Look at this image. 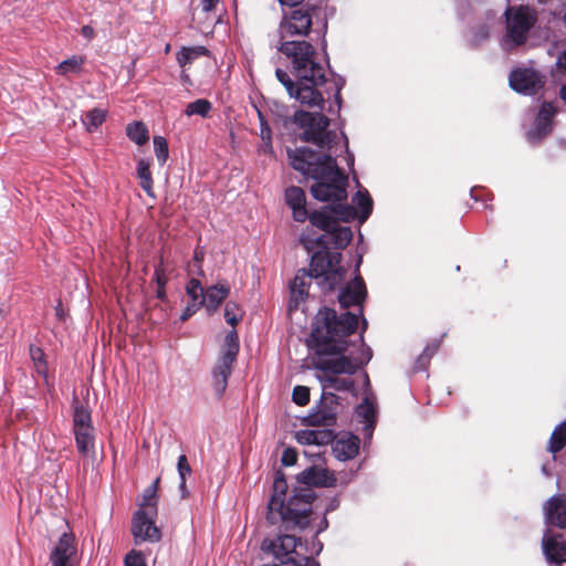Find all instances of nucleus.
I'll list each match as a JSON object with an SVG mask.
<instances>
[{
	"label": "nucleus",
	"instance_id": "f257e3e1",
	"mask_svg": "<svg viewBox=\"0 0 566 566\" xmlns=\"http://www.w3.org/2000/svg\"><path fill=\"white\" fill-rule=\"evenodd\" d=\"M361 315V310L358 314L346 312L337 315L335 310L328 307L316 314L308 346L315 354L314 367L326 373L318 377L324 390L350 389L353 380L336 375H353L371 359V349L366 346L361 335L357 339V350H348L349 346L355 347L356 344L346 338L355 333Z\"/></svg>",
	"mask_w": 566,
	"mask_h": 566
},
{
	"label": "nucleus",
	"instance_id": "f03ea898",
	"mask_svg": "<svg viewBox=\"0 0 566 566\" xmlns=\"http://www.w3.org/2000/svg\"><path fill=\"white\" fill-rule=\"evenodd\" d=\"M277 51L290 60L294 83L287 72L276 69V78L284 85L289 95L308 107L323 108L324 97L317 90L325 82V62L315 48L306 41H282Z\"/></svg>",
	"mask_w": 566,
	"mask_h": 566
},
{
	"label": "nucleus",
	"instance_id": "7ed1b4c3",
	"mask_svg": "<svg viewBox=\"0 0 566 566\" xmlns=\"http://www.w3.org/2000/svg\"><path fill=\"white\" fill-rule=\"evenodd\" d=\"M287 154L295 170L315 180L311 193L316 200L340 203L347 198V176L332 155L318 156L307 147L289 150Z\"/></svg>",
	"mask_w": 566,
	"mask_h": 566
},
{
	"label": "nucleus",
	"instance_id": "20e7f679",
	"mask_svg": "<svg viewBox=\"0 0 566 566\" xmlns=\"http://www.w3.org/2000/svg\"><path fill=\"white\" fill-rule=\"evenodd\" d=\"M274 494L268 505L266 518L271 524H282L285 530L305 528L312 511L311 493L294 495L285 503L286 482L277 476L273 484Z\"/></svg>",
	"mask_w": 566,
	"mask_h": 566
},
{
	"label": "nucleus",
	"instance_id": "39448f33",
	"mask_svg": "<svg viewBox=\"0 0 566 566\" xmlns=\"http://www.w3.org/2000/svg\"><path fill=\"white\" fill-rule=\"evenodd\" d=\"M339 252L315 253L312 256L310 272L298 271L291 283L292 297L297 303L307 295L310 280L315 277L323 289L333 290L345 276V270L340 265Z\"/></svg>",
	"mask_w": 566,
	"mask_h": 566
},
{
	"label": "nucleus",
	"instance_id": "423d86ee",
	"mask_svg": "<svg viewBox=\"0 0 566 566\" xmlns=\"http://www.w3.org/2000/svg\"><path fill=\"white\" fill-rule=\"evenodd\" d=\"M294 122L304 129L303 140L313 143L319 148L332 149V143L337 137L336 133L327 130L329 119L322 113H308L297 111Z\"/></svg>",
	"mask_w": 566,
	"mask_h": 566
},
{
	"label": "nucleus",
	"instance_id": "0eeeda50",
	"mask_svg": "<svg viewBox=\"0 0 566 566\" xmlns=\"http://www.w3.org/2000/svg\"><path fill=\"white\" fill-rule=\"evenodd\" d=\"M506 15V34L503 38L502 46L511 50L513 45L523 44L527 33L535 23V15L528 8L512 7L505 11Z\"/></svg>",
	"mask_w": 566,
	"mask_h": 566
},
{
	"label": "nucleus",
	"instance_id": "6e6552de",
	"mask_svg": "<svg viewBox=\"0 0 566 566\" xmlns=\"http://www.w3.org/2000/svg\"><path fill=\"white\" fill-rule=\"evenodd\" d=\"M317 13L318 11L314 8H298L291 11L290 14L284 15L279 27V32L281 35L280 43L284 41L283 39L285 36L307 35L312 25L314 24L313 19L317 15Z\"/></svg>",
	"mask_w": 566,
	"mask_h": 566
},
{
	"label": "nucleus",
	"instance_id": "1a4fd4ad",
	"mask_svg": "<svg viewBox=\"0 0 566 566\" xmlns=\"http://www.w3.org/2000/svg\"><path fill=\"white\" fill-rule=\"evenodd\" d=\"M353 206L338 203L334 208L337 219L348 222L358 218L360 222H365L373 211V200L367 191H358L353 198Z\"/></svg>",
	"mask_w": 566,
	"mask_h": 566
},
{
	"label": "nucleus",
	"instance_id": "9d476101",
	"mask_svg": "<svg viewBox=\"0 0 566 566\" xmlns=\"http://www.w3.org/2000/svg\"><path fill=\"white\" fill-rule=\"evenodd\" d=\"M509 82L514 91L525 95L536 94L545 83L543 75L528 67L512 71Z\"/></svg>",
	"mask_w": 566,
	"mask_h": 566
},
{
	"label": "nucleus",
	"instance_id": "9b49d317",
	"mask_svg": "<svg viewBox=\"0 0 566 566\" xmlns=\"http://www.w3.org/2000/svg\"><path fill=\"white\" fill-rule=\"evenodd\" d=\"M298 539L294 535H282L276 539H264L262 549L274 555L282 564L296 563L294 554Z\"/></svg>",
	"mask_w": 566,
	"mask_h": 566
},
{
	"label": "nucleus",
	"instance_id": "f8f14e48",
	"mask_svg": "<svg viewBox=\"0 0 566 566\" xmlns=\"http://www.w3.org/2000/svg\"><path fill=\"white\" fill-rule=\"evenodd\" d=\"M159 478H157L149 486H147L143 493V501L140 502V509L135 513V532L142 534V526L148 524L145 521L146 514L157 515V491L159 485Z\"/></svg>",
	"mask_w": 566,
	"mask_h": 566
},
{
	"label": "nucleus",
	"instance_id": "ddd939ff",
	"mask_svg": "<svg viewBox=\"0 0 566 566\" xmlns=\"http://www.w3.org/2000/svg\"><path fill=\"white\" fill-rule=\"evenodd\" d=\"M76 553L75 538L72 534L61 535L57 544L50 555L53 566H73V558Z\"/></svg>",
	"mask_w": 566,
	"mask_h": 566
},
{
	"label": "nucleus",
	"instance_id": "4468645a",
	"mask_svg": "<svg viewBox=\"0 0 566 566\" xmlns=\"http://www.w3.org/2000/svg\"><path fill=\"white\" fill-rule=\"evenodd\" d=\"M237 357H232L226 354H220L213 370H212V385L218 396H221L228 384V378L232 371V365Z\"/></svg>",
	"mask_w": 566,
	"mask_h": 566
},
{
	"label": "nucleus",
	"instance_id": "2eb2a0df",
	"mask_svg": "<svg viewBox=\"0 0 566 566\" xmlns=\"http://www.w3.org/2000/svg\"><path fill=\"white\" fill-rule=\"evenodd\" d=\"M359 450L358 437L345 433L332 441V451L339 461H347L355 458Z\"/></svg>",
	"mask_w": 566,
	"mask_h": 566
},
{
	"label": "nucleus",
	"instance_id": "dca6fc26",
	"mask_svg": "<svg viewBox=\"0 0 566 566\" xmlns=\"http://www.w3.org/2000/svg\"><path fill=\"white\" fill-rule=\"evenodd\" d=\"M366 297V286L361 277L357 276L343 289L338 295L342 307L361 305Z\"/></svg>",
	"mask_w": 566,
	"mask_h": 566
},
{
	"label": "nucleus",
	"instance_id": "f3484780",
	"mask_svg": "<svg viewBox=\"0 0 566 566\" xmlns=\"http://www.w3.org/2000/svg\"><path fill=\"white\" fill-rule=\"evenodd\" d=\"M229 294L230 285L227 282H218L206 289L205 296L201 297L200 304L206 307L209 314H213Z\"/></svg>",
	"mask_w": 566,
	"mask_h": 566
},
{
	"label": "nucleus",
	"instance_id": "a211bd4d",
	"mask_svg": "<svg viewBox=\"0 0 566 566\" xmlns=\"http://www.w3.org/2000/svg\"><path fill=\"white\" fill-rule=\"evenodd\" d=\"M545 516L548 523L560 528L566 527V495L552 496L544 506Z\"/></svg>",
	"mask_w": 566,
	"mask_h": 566
},
{
	"label": "nucleus",
	"instance_id": "6ab92c4d",
	"mask_svg": "<svg viewBox=\"0 0 566 566\" xmlns=\"http://www.w3.org/2000/svg\"><path fill=\"white\" fill-rule=\"evenodd\" d=\"M543 551L546 558L553 563L566 562V539L562 535H549L543 537Z\"/></svg>",
	"mask_w": 566,
	"mask_h": 566
},
{
	"label": "nucleus",
	"instance_id": "aec40b11",
	"mask_svg": "<svg viewBox=\"0 0 566 566\" xmlns=\"http://www.w3.org/2000/svg\"><path fill=\"white\" fill-rule=\"evenodd\" d=\"M285 201L292 209L293 218L297 222H304L308 212L306 210L305 192L300 187H290L285 191Z\"/></svg>",
	"mask_w": 566,
	"mask_h": 566
},
{
	"label": "nucleus",
	"instance_id": "412c9836",
	"mask_svg": "<svg viewBox=\"0 0 566 566\" xmlns=\"http://www.w3.org/2000/svg\"><path fill=\"white\" fill-rule=\"evenodd\" d=\"M295 439L304 446H326L333 441V432L329 429H304L296 431Z\"/></svg>",
	"mask_w": 566,
	"mask_h": 566
},
{
	"label": "nucleus",
	"instance_id": "4be33fe9",
	"mask_svg": "<svg viewBox=\"0 0 566 566\" xmlns=\"http://www.w3.org/2000/svg\"><path fill=\"white\" fill-rule=\"evenodd\" d=\"M353 239V232L348 227H336V224L324 235L319 237L317 243L329 244L335 249L346 248Z\"/></svg>",
	"mask_w": 566,
	"mask_h": 566
},
{
	"label": "nucleus",
	"instance_id": "5701e85b",
	"mask_svg": "<svg viewBox=\"0 0 566 566\" xmlns=\"http://www.w3.org/2000/svg\"><path fill=\"white\" fill-rule=\"evenodd\" d=\"M301 481L311 485L333 486L336 479L333 473L325 468L311 467L301 473Z\"/></svg>",
	"mask_w": 566,
	"mask_h": 566
},
{
	"label": "nucleus",
	"instance_id": "b1692460",
	"mask_svg": "<svg viewBox=\"0 0 566 566\" xmlns=\"http://www.w3.org/2000/svg\"><path fill=\"white\" fill-rule=\"evenodd\" d=\"M308 423L311 426L328 427L335 423L336 411L333 406L321 405L317 406L308 416Z\"/></svg>",
	"mask_w": 566,
	"mask_h": 566
},
{
	"label": "nucleus",
	"instance_id": "393cba45",
	"mask_svg": "<svg viewBox=\"0 0 566 566\" xmlns=\"http://www.w3.org/2000/svg\"><path fill=\"white\" fill-rule=\"evenodd\" d=\"M357 417L361 418L364 421V430L367 434H371L374 424H375V417H376V408L373 402V397L367 395L363 402L357 406L356 408Z\"/></svg>",
	"mask_w": 566,
	"mask_h": 566
},
{
	"label": "nucleus",
	"instance_id": "a878e982",
	"mask_svg": "<svg viewBox=\"0 0 566 566\" xmlns=\"http://www.w3.org/2000/svg\"><path fill=\"white\" fill-rule=\"evenodd\" d=\"M155 516L156 515L146 514L145 521L149 522V527H148V524H144L140 527L142 534H137L135 532V516L133 517L132 533L135 537L136 543L146 542V541L158 542L160 539L161 534H160L159 528L155 525V522H154Z\"/></svg>",
	"mask_w": 566,
	"mask_h": 566
},
{
	"label": "nucleus",
	"instance_id": "bb28decb",
	"mask_svg": "<svg viewBox=\"0 0 566 566\" xmlns=\"http://www.w3.org/2000/svg\"><path fill=\"white\" fill-rule=\"evenodd\" d=\"M75 436V443L78 452L83 457H87L94 451V428L73 430Z\"/></svg>",
	"mask_w": 566,
	"mask_h": 566
},
{
	"label": "nucleus",
	"instance_id": "cd10ccee",
	"mask_svg": "<svg viewBox=\"0 0 566 566\" xmlns=\"http://www.w3.org/2000/svg\"><path fill=\"white\" fill-rule=\"evenodd\" d=\"M136 174L139 179V186L149 196L154 197V181L150 171V160L139 159L137 163Z\"/></svg>",
	"mask_w": 566,
	"mask_h": 566
},
{
	"label": "nucleus",
	"instance_id": "c85d7f7f",
	"mask_svg": "<svg viewBox=\"0 0 566 566\" xmlns=\"http://www.w3.org/2000/svg\"><path fill=\"white\" fill-rule=\"evenodd\" d=\"M334 208L325 207L319 211H314L312 214H308L310 222L312 226L324 230L326 233L335 226V221L333 220L331 213H333L336 218L337 216L334 212Z\"/></svg>",
	"mask_w": 566,
	"mask_h": 566
},
{
	"label": "nucleus",
	"instance_id": "c756f323",
	"mask_svg": "<svg viewBox=\"0 0 566 566\" xmlns=\"http://www.w3.org/2000/svg\"><path fill=\"white\" fill-rule=\"evenodd\" d=\"M209 55V50L202 45L182 46L177 53L176 59L181 67H186L200 56Z\"/></svg>",
	"mask_w": 566,
	"mask_h": 566
},
{
	"label": "nucleus",
	"instance_id": "7c9ffc66",
	"mask_svg": "<svg viewBox=\"0 0 566 566\" xmlns=\"http://www.w3.org/2000/svg\"><path fill=\"white\" fill-rule=\"evenodd\" d=\"M126 135L135 144L142 146L149 140V132L146 125L142 122H134L127 125Z\"/></svg>",
	"mask_w": 566,
	"mask_h": 566
},
{
	"label": "nucleus",
	"instance_id": "2f4dec72",
	"mask_svg": "<svg viewBox=\"0 0 566 566\" xmlns=\"http://www.w3.org/2000/svg\"><path fill=\"white\" fill-rule=\"evenodd\" d=\"M85 63V56L73 55L59 63L55 67V72L60 75H67L70 73L78 74Z\"/></svg>",
	"mask_w": 566,
	"mask_h": 566
},
{
	"label": "nucleus",
	"instance_id": "473e14b6",
	"mask_svg": "<svg viewBox=\"0 0 566 566\" xmlns=\"http://www.w3.org/2000/svg\"><path fill=\"white\" fill-rule=\"evenodd\" d=\"M552 130V122L548 119L541 120L537 115L534 127L527 133L530 143H538L543 137L547 136Z\"/></svg>",
	"mask_w": 566,
	"mask_h": 566
},
{
	"label": "nucleus",
	"instance_id": "72a5a7b5",
	"mask_svg": "<svg viewBox=\"0 0 566 566\" xmlns=\"http://www.w3.org/2000/svg\"><path fill=\"white\" fill-rule=\"evenodd\" d=\"M106 111L102 108H94L86 113L83 118V124L87 132L92 133L96 130L106 118Z\"/></svg>",
	"mask_w": 566,
	"mask_h": 566
},
{
	"label": "nucleus",
	"instance_id": "f704fd0d",
	"mask_svg": "<svg viewBox=\"0 0 566 566\" xmlns=\"http://www.w3.org/2000/svg\"><path fill=\"white\" fill-rule=\"evenodd\" d=\"M566 444V420L558 424L549 439V447L548 450L552 453H556L560 451Z\"/></svg>",
	"mask_w": 566,
	"mask_h": 566
},
{
	"label": "nucleus",
	"instance_id": "c9c22d12",
	"mask_svg": "<svg viewBox=\"0 0 566 566\" xmlns=\"http://www.w3.org/2000/svg\"><path fill=\"white\" fill-rule=\"evenodd\" d=\"M212 109V104L206 98H199L187 105L185 114L187 116L199 115L201 117H208Z\"/></svg>",
	"mask_w": 566,
	"mask_h": 566
},
{
	"label": "nucleus",
	"instance_id": "e433bc0d",
	"mask_svg": "<svg viewBox=\"0 0 566 566\" xmlns=\"http://www.w3.org/2000/svg\"><path fill=\"white\" fill-rule=\"evenodd\" d=\"M93 428L91 413L83 406H76L73 416V430Z\"/></svg>",
	"mask_w": 566,
	"mask_h": 566
},
{
	"label": "nucleus",
	"instance_id": "4c0bfd02",
	"mask_svg": "<svg viewBox=\"0 0 566 566\" xmlns=\"http://www.w3.org/2000/svg\"><path fill=\"white\" fill-rule=\"evenodd\" d=\"M177 470L180 478L179 489L181 491L182 497H186L188 494L186 490V478L191 474V468L185 454H181L178 458Z\"/></svg>",
	"mask_w": 566,
	"mask_h": 566
},
{
	"label": "nucleus",
	"instance_id": "58836bf2",
	"mask_svg": "<svg viewBox=\"0 0 566 566\" xmlns=\"http://www.w3.org/2000/svg\"><path fill=\"white\" fill-rule=\"evenodd\" d=\"M155 156L160 166L165 165L168 159L169 150L167 140L163 136H155L153 139Z\"/></svg>",
	"mask_w": 566,
	"mask_h": 566
},
{
	"label": "nucleus",
	"instance_id": "ea45409f",
	"mask_svg": "<svg viewBox=\"0 0 566 566\" xmlns=\"http://www.w3.org/2000/svg\"><path fill=\"white\" fill-rule=\"evenodd\" d=\"M222 354L237 357L239 353V340H238V334L235 331H230L224 340L223 348L221 350Z\"/></svg>",
	"mask_w": 566,
	"mask_h": 566
},
{
	"label": "nucleus",
	"instance_id": "a19ab883",
	"mask_svg": "<svg viewBox=\"0 0 566 566\" xmlns=\"http://www.w3.org/2000/svg\"><path fill=\"white\" fill-rule=\"evenodd\" d=\"M30 356L31 359L34 363L35 370L39 375H45L46 374V364L44 360V353L41 348L31 346L30 347Z\"/></svg>",
	"mask_w": 566,
	"mask_h": 566
},
{
	"label": "nucleus",
	"instance_id": "79ce46f5",
	"mask_svg": "<svg viewBox=\"0 0 566 566\" xmlns=\"http://www.w3.org/2000/svg\"><path fill=\"white\" fill-rule=\"evenodd\" d=\"M242 314L239 305L235 302H228L224 307V318L226 322L232 326L238 324L241 319Z\"/></svg>",
	"mask_w": 566,
	"mask_h": 566
},
{
	"label": "nucleus",
	"instance_id": "37998d69",
	"mask_svg": "<svg viewBox=\"0 0 566 566\" xmlns=\"http://www.w3.org/2000/svg\"><path fill=\"white\" fill-rule=\"evenodd\" d=\"M187 294L191 298V302L198 303L201 297L205 296L203 287L201 286V283L197 279H191L189 283L187 284Z\"/></svg>",
	"mask_w": 566,
	"mask_h": 566
},
{
	"label": "nucleus",
	"instance_id": "c03bdc74",
	"mask_svg": "<svg viewBox=\"0 0 566 566\" xmlns=\"http://www.w3.org/2000/svg\"><path fill=\"white\" fill-rule=\"evenodd\" d=\"M293 401L298 406H305L310 401V389L305 386H296L292 394Z\"/></svg>",
	"mask_w": 566,
	"mask_h": 566
},
{
	"label": "nucleus",
	"instance_id": "a18cd8bd",
	"mask_svg": "<svg viewBox=\"0 0 566 566\" xmlns=\"http://www.w3.org/2000/svg\"><path fill=\"white\" fill-rule=\"evenodd\" d=\"M552 75L557 81H562L563 77L566 76V50H564L557 57Z\"/></svg>",
	"mask_w": 566,
	"mask_h": 566
},
{
	"label": "nucleus",
	"instance_id": "49530a36",
	"mask_svg": "<svg viewBox=\"0 0 566 566\" xmlns=\"http://www.w3.org/2000/svg\"><path fill=\"white\" fill-rule=\"evenodd\" d=\"M125 566H146L145 557L142 553L132 551L125 557Z\"/></svg>",
	"mask_w": 566,
	"mask_h": 566
},
{
	"label": "nucleus",
	"instance_id": "de8ad7c7",
	"mask_svg": "<svg viewBox=\"0 0 566 566\" xmlns=\"http://www.w3.org/2000/svg\"><path fill=\"white\" fill-rule=\"evenodd\" d=\"M297 460V453L294 449L287 448L284 450L282 454V463L285 467H291L296 463Z\"/></svg>",
	"mask_w": 566,
	"mask_h": 566
},
{
	"label": "nucleus",
	"instance_id": "09e8293b",
	"mask_svg": "<svg viewBox=\"0 0 566 566\" xmlns=\"http://www.w3.org/2000/svg\"><path fill=\"white\" fill-rule=\"evenodd\" d=\"M555 107L551 103H544L538 112V116L541 120L548 119L552 122L553 116L555 115Z\"/></svg>",
	"mask_w": 566,
	"mask_h": 566
},
{
	"label": "nucleus",
	"instance_id": "8fccbe9b",
	"mask_svg": "<svg viewBox=\"0 0 566 566\" xmlns=\"http://www.w3.org/2000/svg\"><path fill=\"white\" fill-rule=\"evenodd\" d=\"M259 116H260V119H261V127H260V135H261V138L262 140L266 144V145H271V128L269 127V125L263 120V117L261 115V113H259Z\"/></svg>",
	"mask_w": 566,
	"mask_h": 566
},
{
	"label": "nucleus",
	"instance_id": "3c124183",
	"mask_svg": "<svg viewBox=\"0 0 566 566\" xmlns=\"http://www.w3.org/2000/svg\"><path fill=\"white\" fill-rule=\"evenodd\" d=\"M200 307H202V304H200V301L198 303L191 302L187 305L184 313L180 316L181 321H187L189 317H191Z\"/></svg>",
	"mask_w": 566,
	"mask_h": 566
},
{
	"label": "nucleus",
	"instance_id": "603ef678",
	"mask_svg": "<svg viewBox=\"0 0 566 566\" xmlns=\"http://www.w3.org/2000/svg\"><path fill=\"white\" fill-rule=\"evenodd\" d=\"M155 280H156L157 286L165 287V285L167 283V277H166L165 270L163 268L161 262L156 266Z\"/></svg>",
	"mask_w": 566,
	"mask_h": 566
},
{
	"label": "nucleus",
	"instance_id": "864d4df0",
	"mask_svg": "<svg viewBox=\"0 0 566 566\" xmlns=\"http://www.w3.org/2000/svg\"><path fill=\"white\" fill-rule=\"evenodd\" d=\"M219 0H201V13L209 14L218 4Z\"/></svg>",
	"mask_w": 566,
	"mask_h": 566
},
{
	"label": "nucleus",
	"instance_id": "5fc2aeb1",
	"mask_svg": "<svg viewBox=\"0 0 566 566\" xmlns=\"http://www.w3.org/2000/svg\"><path fill=\"white\" fill-rule=\"evenodd\" d=\"M202 260H203V252L199 251V250H196L195 251V255H193V265L198 266V273L199 274H202V270H201V266H200V263L202 262Z\"/></svg>",
	"mask_w": 566,
	"mask_h": 566
},
{
	"label": "nucleus",
	"instance_id": "6e6d98bb",
	"mask_svg": "<svg viewBox=\"0 0 566 566\" xmlns=\"http://www.w3.org/2000/svg\"><path fill=\"white\" fill-rule=\"evenodd\" d=\"M343 85H344V81L343 80H338L336 82L335 102L337 104V109L340 108V104H342L340 90H342Z\"/></svg>",
	"mask_w": 566,
	"mask_h": 566
},
{
	"label": "nucleus",
	"instance_id": "4d7b16f0",
	"mask_svg": "<svg viewBox=\"0 0 566 566\" xmlns=\"http://www.w3.org/2000/svg\"><path fill=\"white\" fill-rule=\"evenodd\" d=\"M296 566H319L316 560L310 557H303L301 560H296Z\"/></svg>",
	"mask_w": 566,
	"mask_h": 566
},
{
	"label": "nucleus",
	"instance_id": "13d9d810",
	"mask_svg": "<svg viewBox=\"0 0 566 566\" xmlns=\"http://www.w3.org/2000/svg\"><path fill=\"white\" fill-rule=\"evenodd\" d=\"M81 34L87 40H92L94 36V29L90 25H84L81 29Z\"/></svg>",
	"mask_w": 566,
	"mask_h": 566
},
{
	"label": "nucleus",
	"instance_id": "bf43d9fd",
	"mask_svg": "<svg viewBox=\"0 0 566 566\" xmlns=\"http://www.w3.org/2000/svg\"><path fill=\"white\" fill-rule=\"evenodd\" d=\"M437 350V346H428L424 348L423 353L420 355L419 360H422L423 358L431 357Z\"/></svg>",
	"mask_w": 566,
	"mask_h": 566
},
{
	"label": "nucleus",
	"instance_id": "052dcab7",
	"mask_svg": "<svg viewBox=\"0 0 566 566\" xmlns=\"http://www.w3.org/2000/svg\"><path fill=\"white\" fill-rule=\"evenodd\" d=\"M282 6L294 7L302 3L303 0H277Z\"/></svg>",
	"mask_w": 566,
	"mask_h": 566
},
{
	"label": "nucleus",
	"instance_id": "680f3d73",
	"mask_svg": "<svg viewBox=\"0 0 566 566\" xmlns=\"http://www.w3.org/2000/svg\"><path fill=\"white\" fill-rule=\"evenodd\" d=\"M156 294H157L158 298L164 300L165 298V287L158 286Z\"/></svg>",
	"mask_w": 566,
	"mask_h": 566
},
{
	"label": "nucleus",
	"instance_id": "e2e57ef3",
	"mask_svg": "<svg viewBox=\"0 0 566 566\" xmlns=\"http://www.w3.org/2000/svg\"><path fill=\"white\" fill-rule=\"evenodd\" d=\"M560 97L566 103V85L560 87Z\"/></svg>",
	"mask_w": 566,
	"mask_h": 566
},
{
	"label": "nucleus",
	"instance_id": "0e129e2a",
	"mask_svg": "<svg viewBox=\"0 0 566 566\" xmlns=\"http://www.w3.org/2000/svg\"><path fill=\"white\" fill-rule=\"evenodd\" d=\"M348 164L349 165L354 164V156L352 154L348 155Z\"/></svg>",
	"mask_w": 566,
	"mask_h": 566
},
{
	"label": "nucleus",
	"instance_id": "69168bd1",
	"mask_svg": "<svg viewBox=\"0 0 566 566\" xmlns=\"http://www.w3.org/2000/svg\"><path fill=\"white\" fill-rule=\"evenodd\" d=\"M301 242L305 245L306 249H310L305 238H301Z\"/></svg>",
	"mask_w": 566,
	"mask_h": 566
},
{
	"label": "nucleus",
	"instance_id": "338daca9",
	"mask_svg": "<svg viewBox=\"0 0 566 566\" xmlns=\"http://www.w3.org/2000/svg\"><path fill=\"white\" fill-rule=\"evenodd\" d=\"M367 328V321L363 318V332H365Z\"/></svg>",
	"mask_w": 566,
	"mask_h": 566
},
{
	"label": "nucleus",
	"instance_id": "774afa93",
	"mask_svg": "<svg viewBox=\"0 0 566 566\" xmlns=\"http://www.w3.org/2000/svg\"><path fill=\"white\" fill-rule=\"evenodd\" d=\"M329 399H331V402H332V403H334V401H335V399H336V396H335V395H333V394H331V395H329Z\"/></svg>",
	"mask_w": 566,
	"mask_h": 566
}]
</instances>
